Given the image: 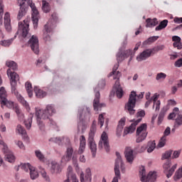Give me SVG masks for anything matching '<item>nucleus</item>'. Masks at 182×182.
<instances>
[{
  "label": "nucleus",
  "mask_w": 182,
  "mask_h": 182,
  "mask_svg": "<svg viewBox=\"0 0 182 182\" xmlns=\"http://www.w3.org/2000/svg\"><path fill=\"white\" fill-rule=\"evenodd\" d=\"M167 77V75L164 73L156 74V80H164Z\"/></svg>",
  "instance_id": "obj_45"
},
{
  "label": "nucleus",
  "mask_w": 182,
  "mask_h": 182,
  "mask_svg": "<svg viewBox=\"0 0 182 182\" xmlns=\"http://www.w3.org/2000/svg\"><path fill=\"white\" fill-rule=\"evenodd\" d=\"M158 99H159V95H154L152 97V100L154 102L153 109H154V107H156V112L160 110L161 102H160V100H158Z\"/></svg>",
  "instance_id": "obj_29"
},
{
  "label": "nucleus",
  "mask_w": 182,
  "mask_h": 182,
  "mask_svg": "<svg viewBox=\"0 0 182 182\" xmlns=\"http://www.w3.org/2000/svg\"><path fill=\"white\" fill-rule=\"evenodd\" d=\"M73 147H72V146H68L65 155L62 157L61 161L63 163H68V161H70V160H72L73 157V164H77V156H76L75 154H73Z\"/></svg>",
  "instance_id": "obj_10"
},
{
  "label": "nucleus",
  "mask_w": 182,
  "mask_h": 182,
  "mask_svg": "<svg viewBox=\"0 0 182 182\" xmlns=\"http://www.w3.org/2000/svg\"><path fill=\"white\" fill-rule=\"evenodd\" d=\"M158 39H159V36H152L148 38V41L150 42V43H153L156 42V41H157Z\"/></svg>",
  "instance_id": "obj_58"
},
{
  "label": "nucleus",
  "mask_w": 182,
  "mask_h": 182,
  "mask_svg": "<svg viewBox=\"0 0 182 182\" xmlns=\"http://www.w3.org/2000/svg\"><path fill=\"white\" fill-rule=\"evenodd\" d=\"M26 89L28 95V97H32V96H33V92L32 90V84L29 82H26Z\"/></svg>",
  "instance_id": "obj_35"
},
{
  "label": "nucleus",
  "mask_w": 182,
  "mask_h": 182,
  "mask_svg": "<svg viewBox=\"0 0 182 182\" xmlns=\"http://www.w3.org/2000/svg\"><path fill=\"white\" fill-rule=\"evenodd\" d=\"M13 109H14V111L16 112V113L18 116H19V114H21V109H19V107L18 105H14Z\"/></svg>",
  "instance_id": "obj_60"
},
{
  "label": "nucleus",
  "mask_w": 182,
  "mask_h": 182,
  "mask_svg": "<svg viewBox=\"0 0 182 182\" xmlns=\"http://www.w3.org/2000/svg\"><path fill=\"white\" fill-rule=\"evenodd\" d=\"M36 156L40 161H43L45 160V156L43 155L42 152L41 151H36Z\"/></svg>",
  "instance_id": "obj_50"
},
{
  "label": "nucleus",
  "mask_w": 182,
  "mask_h": 182,
  "mask_svg": "<svg viewBox=\"0 0 182 182\" xmlns=\"http://www.w3.org/2000/svg\"><path fill=\"white\" fill-rule=\"evenodd\" d=\"M180 126H182V114H178L175 119L174 127L178 128Z\"/></svg>",
  "instance_id": "obj_38"
},
{
  "label": "nucleus",
  "mask_w": 182,
  "mask_h": 182,
  "mask_svg": "<svg viewBox=\"0 0 182 182\" xmlns=\"http://www.w3.org/2000/svg\"><path fill=\"white\" fill-rule=\"evenodd\" d=\"M15 38H16V36H15L14 38H10L8 40H1L0 41L1 46H4V48H9V46L12 45V42H14V39H15Z\"/></svg>",
  "instance_id": "obj_30"
},
{
  "label": "nucleus",
  "mask_w": 182,
  "mask_h": 182,
  "mask_svg": "<svg viewBox=\"0 0 182 182\" xmlns=\"http://www.w3.org/2000/svg\"><path fill=\"white\" fill-rule=\"evenodd\" d=\"M170 133H171V129L169 127H168L166 129H165V131H164V137H167V136H168L169 134H170Z\"/></svg>",
  "instance_id": "obj_56"
},
{
  "label": "nucleus",
  "mask_w": 182,
  "mask_h": 182,
  "mask_svg": "<svg viewBox=\"0 0 182 182\" xmlns=\"http://www.w3.org/2000/svg\"><path fill=\"white\" fill-rule=\"evenodd\" d=\"M6 90H5V87H1L0 88V103L1 105V107L3 106H6L9 109H14L15 105H14V102L8 101L6 99Z\"/></svg>",
  "instance_id": "obj_11"
},
{
  "label": "nucleus",
  "mask_w": 182,
  "mask_h": 182,
  "mask_svg": "<svg viewBox=\"0 0 182 182\" xmlns=\"http://www.w3.org/2000/svg\"><path fill=\"white\" fill-rule=\"evenodd\" d=\"M115 79H117V80L115 82L114 89L115 90L117 97H118V99H122V97H123L124 92L123 91V88L122 87V85H120V82L119 81V79H120V77Z\"/></svg>",
  "instance_id": "obj_22"
},
{
  "label": "nucleus",
  "mask_w": 182,
  "mask_h": 182,
  "mask_svg": "<svg viewBox=\"0 0 182 182\" xmlns=\"http://www.w3.org/2000/svg\"><path fill=\"white\" fill-rule=\"evenodd\" d=\"M144 96V92H141L138 95L134 91L131 92L128 102L125 105V110H127V113L130 115L136 113V110L134 109V107H136V97H138V99H143Z\"/></svg>",
  "instance_id": "obj_4"
},
{
  "label": "nucleus",
  "mask_w": 182,
  "mask_h": 182,
  "mask_svg": "<svg viewBox=\"0 0 182 182\" xmlns=\"http://www.w3.org/2000/svg\"><path fill=\"white\" fill-rule=\"evenodd\" d=\"M139 176H141V181L142 182H154L157 178V174L156 171H151L149 173L147 176H146V169L144 167L139 171Z\"/></svg>",
  "instance_id": "obj_14"
},
{
  "label": "nucleus",
  "mask_w": 182,
  "mask_h": 182,
  "mask_svg": "<svg viewBox=\"0 0 182 182\" xmlns=\"http://www.w3.org/2000/svg\"><path fill=\"white\" fill-rule=\"evenodd\" d=\"M49 141H53L54 143H59V141H60V138H51L49 139Z\"/></svg>",
  "instance_id": "obj_64"
},
{
  "label": "nucleus",
  "mask_w": 182,
  "mask_h": 182,
  "mask_svg": "<svg viewBox=\"0 0 182 182\" xmlns=\"http://www.w3.org/2000/svg\"><path fill=\"white\" fill-rule=\"evenodd\" d=\"M86 149V138L82 135L80 138V147L78 149V154H82Z\"/></svg>",
  "instance_id": "obj_27"
},
{
  "label": "nucleus",
  "mask_w": 182,
  "mask_h": 182,
  "mask_svg": "<svg viewBox=\"0 0 182 182\" xmlns=\"http://www.w3.org/2000/svg\"><path fill=\"white\" fill-rule=\"evenodd\" d=\"M95 133H96L95 120L92 122L88 137V144L90 146L91 152L92 153L93 157L96 156V151H97V145H96V142H95Z\"/></svg>",
  "instance_id": "obj_7"
},
{
  "label": "nucleus",
  "mask_w": 182,
  "mask_h": 182,
  "mask_svg": "<svg viewBox=\"0 0 182 182\" xmlns=\"http://www.w3.org/2000/svg\"><path fill=\"white\" fill-rule=\"evenodd\" d=\"M4 28L6 32H11V31H12V26H11V16L8 12L4 14Z\"/></svg>",
  "instance_id": "obj_25"
},
{
  "label": "nucleus",
  "mask_w": 182,
  "mask_h": 182,
  "mask_svg": "<svg viewBox=\"0 0 182 182\" xmlns=\"http://www.w3.org/2000/svg\"><path fill=\"white\" fill-rule=\"evenodd\" d=\"M80 180V182H92V176H90L89 178L87 175L85 176V173L81 172Z\"/></svg>",
  "instance_id": "obj_37"
},
{
  "label": "nucleus",
  "mask_w": 182,
  "mask_h": 182,
  "mask_svg": "<svg viewBox=\"0 0 182 182\" xmlns=\"http://www.w3.org/2000/svg\"><path fill=\"white\" fill-rule=\"evenodd\" d=\"M95 98L94 99V101H93V107L96 112H98V110H100V109H102V107L105 106V104H100V92H99V90H97V88L95 89Z\"/></svg>",
  "instance_id": "obj_18"
},
{
  "label": "nucleus",
  "mask_w": 182,
  "mask_h": 182,
  "mask_svg": "<svg viewBox=\"0 0 182 182\" xmlns=\"http://www.w3.org/2000/svg\"><path fill=\"white\" fill-rule=\"evenodd\" d=\"M0 147L5 155L6 161H9V163H14L15 161V156L14 155L12 151L9 150V148H8V145H6V144L4 143V141L2 140H0ZM3 163L4 160L0 156V164H2Z\"/></svg>",
  "instance_id": "obj_9"
},
{
  "label": "nucleus",
  "mask_w": 182,
  "mask_h": 182,
  "mask_svg": "<svg viewBox=\"0 0 182 182\" xmlns=\"http://www.w3.org/2000/svg\"><path fill=\"white\" fill-rule=\"evenodd\" d=\"M56 113L55 107L52 105H48L46 106V109H36V115L37 116V123L39 127L40 130L43 132L45 130V125L43 122L41 121V119H49L53 114Z\"/></svg>",
  "instance_id": "obj_3"
},
{
  "label": "nucleus",
  "mask_w": 182,
  "mask_h": 182,
  "mask_svg": "<svg viewBox=\"0 0 182 182\" xmlns=\"http://www.w3.org/2000/svg\"><path fill=\"white\" fill-rule=\"evenodd\" d=\"M173 178L175 181L180 180V178H182V169L181 168H179L175 173V175L173 176Z\"/></svg>",
  "instance_id": "obj_42"
},
{
  "label": "nucleus",
  "mask_w": 182,
  "mask_h": 182,
  "mask_svg": "<svg viewBox=\"0 0 182 182\" xmlns=\"http://www.w3.org/2000/svg\"><path fill=\"white\" fill-rule=\"evenodd\" d=\"M50 171L52 174H58L62 171V168L58 162L53 161L50 163Z\"/></svg>",
  "instance_id": "obj_24"
},
{
  "label": "nucleus",
  "mask_w": 182,
  "mask_h": 182,
  "mask_svg": "<svg viewBox=\"0 0 182 182\" xmlns=\"http://www.w3.org/2000/svg\"><path fill=\"white\" fill-rule=\"evenodd\" d=\"M124 156L128 163H133V160H134V155L133 154V149L132 147L125 148Z\"/></svg>",
  "instance_id": "obj_23"
},
{
  "label": "nucleus",
  "mask_w": 182,
  "mask_h": 182,
  "mask_svg": "<svg viewBox=\"0 0 182 182\" xmlns=\"http://www.w3.org/2000/svg\"><path fill=\"white\" fill-rule=\"evenodd\" d=\"M146 28H152V26H156L159 23V21H157V18H147L146 21Z\"/></svg>",
  "instance_id": "obj_31"
},
{
  "label": "nucleus",
  "mask_w": 182,
  "mask_h": 182,
  "mask_svg": "<svg viewBox=\"0 0 182 182\" xmlns=\"http://www.w3.org/2000/svg\"><path fill=\"white\" fill-rule=\"evenodd\" d=\"M52 19L53 20V23L49 21L45 26L44 28L43 29V39L46 43L48 42H50V32L53 30V25L58 21V14L56 13H53L52 15Z\"/></svg>",
  "instance_id": "obj_5"
},
{
  "label": "nucleus",
  "mask_w": 182,
  "mask_h": 182,
  "mask_svg": "<svg viewBox=\"0 0 182 182\" xmlns=\"http://www.w3.org/2000/svg\"><path fill=\"white\" fill-rule=\"evenodd\" d=\"M16 144L19 147V149H21V150H25V145H23L22 141H16Z\"/></svg>",
  "instance_id": "obj_55"
},
{
  "label": "nucleus",
  "mask_w": 182,
  "mask_h": 182,
  "mask_svg": "<svg viewBox=\"0 0 182 182\" xmlns=\"http://www.w3.org/2000/svg\"><path fill=\"white\" fill-rule=\"evenodd\" d=\"M42 9L43 12H46V14H48L49 11H50V6H49V3L46 1V0L42 1Z\"/></svg>",
  "instance_id": "obj_36"
},
{
  "label": "nucleus",
  "mask_w": 182,
  "mask_h": 182,
  "mask_svg": "<svg viewBox=\"0 0 182 182\" xmlns=\"http://www.w3.org/2000/svg\"><path fill=\"white\" fill-rule=\"evenodd\" d=\"M168 23V20H164L160 22L159 25L155 28V31H161L166 28L167 24Z\"/></svg>",
  "instance_id": "obj_34"
},
{
  "label": "nucleus",
  "mask_w": 182,
  "mask_h": 182,
  "mask_svg": "<svg viewBox=\"0 0 182 182\" xmlns=\"http://www.w3.org/2000/svg\"><path fill=\"white\" fill-rule=\"evenodd\" d=\"M98 124L100 125V127H103L105 124V114H100L98 117Z\"/></svg>",
  "instance_id": "obj_46"
},
{
  "label": "nucleus",
  "mask_w": 182,
  "mask_h": 182,
  "mask_svg": "<svg viewBox=\"0 0 182 182\" xmlns=\"http://www.w3.org/2000/svg\"><path fill=\"white\" fill-rule=\"evenodd\" d=\"M78 131L80 132H85L86 130V124L83 120H80L77 125Z\"/></svg>",
  "instance_id": "obj_43"
},
{
  "label": "nucleus",
  "mask_w": 182,
  "mask_h": 182,
  "mask_svg": "<svg viewBox=\"0 0 182 182\" xmlns=\"http://www.w3.org/2000/svg\"><path fill=\"white\" fill-rule=\"evenodd\" d=\"M124 55L125 56V58H127L129 56H130L129 62L132 60V59H133V52L130 49L125 50L124 52Z\"/></svg>",
  "instance_id": "obj_47"
},
{
  "label": "nucleus",
  "mask_w": 182,
  "mask_h": 182,
  "mask_svg": "<svg viewBox=\"0 0 182 182\" xmlns=\"http://www.w3.org/2000/svg\"><path fill=\"white\" fill-rule=\"evenodd\" d=\"M18 4L20 6V10L17 16V19L21 21L23 16L26 14V8L30 6L32 11L31 19L33 21L34 29L38 28V23L39 22V11L38 9L35 6V4L32 3V0H18Z\"/></svg>",
  "instance_id": "obj_2"
},
{
  "label": "nucleus",
  "mask_w": 182,
  "mask_h": 182,
  "mask_svg": "<svg viewBox=\"0 0 182 182\" xmlns=\"http://www.w3.org/2000/svg\"><path fill=\"white\" fill-rule=\"evenodd\" d=\"M28 45L36 55L39 53V40L36 36H31L28 41Z\"/></svg>",
  "instance_id": "obj_17"
},
{
  "label": "nucleus",
  "mask_w": 182,
  "mask_h": 182,
  "mask_svg": "<svg viewBox=\"0 0 182 182\" xmlns=\"http://www.w3.org/2000/svg\"><path fill=\"white\" fill-rule=\"evenodd\" d=\"M117 159L115 160L114 164V174L115 176L113 178L112 182H119V180L122 178V174L120 173V168L122 173H124V164H123V161L122 160V156H120V153L116 152Z\"/></svg>",
  "instance_id": "obj_6"
},
{
  "label": "nucleus",
  "mask_w": 182,
  "mask_h": 182,
  "mask_svg": "<svg viewBox=\"0 0 182 182\" xmlns=\"http://www.w3.org/2000/svg\"><path fill=\"white\" fill-rule=\"evenodd\" d=\"M2 15H4V5L2 1H0V18H2Z\"/></svg>",
  "instance_id": "obj_63"
},
{
  "label": "nucleus",
  "mask_w": 182,
  "mask_h": 182,
  "mask_svg": "<svg viewBox=\"0 0 182 182\" xmlns=\"http://www.w3.org/2000/svg\"><path fill=\"white\" fill-rule=\"evenodd\" d=\"M140 122H141V118H139L134 121L129 127H125L124 129L123 136H127V134L134 133V130H136L137 124H139Z\"/></svg>",
  "instance_id": "obj_19"
},
{
  "label": "nucleus",
  "mask_w": 182,
  "mask_h": 182,
  "mask_svg": "<svg viewBox=\"0 0 182 182\" xmlns=\"http://www.w3.org/2000/svg\"><path fill=\"white\" fill-rule=\"evenodd\" d=\"M173 22H175V23H182V17H175Z\"/></svg>",
  "instance_id": "obj_62"
},
{
  "label": "nucleus",
  "mask_w": 182,
  "mask_h": 182,
  "mask_svg": "<svg viewBox=\"0 0 182 182\" xmlns=\"http://www.w3.org/2000/svg\"><path fill=\"white\" fill-rule=\"evenodd\" d=\"M73 171V168H72V166H68V177H70L72 176L73 178H76V175L72 173Z\"/></svg>",
  "instance_id": "obj_53"
},
{
  "label": "nucleus",
  "mask_w": 182,
  "mask_h": 182,
  "mask_svg": "<svg viewBox=\"0 0 182 182\" xmlns=\"http://www.w3.org/2000/svg\"><path fill=\"white\" fill-rule=\"evenodd\" d=\"M32 117L33 116L31 115L27 120L24 121V124L26 129H28V130L29 129H31V127H32Z\"/></svg>",
  "instance_id": "obj_44"
},
{
  "label": "nucleus",
  "mask_w": 182,
  "mask_h": 182,
  "mask_svg": "<svg viewBox=\"0 0 182 182\" xmlns=\"http://www.w3.org/2000/svg\"><path fill=\"white\" fill-rule=\"evenodd\" d=\"M136 143H141L147 137V124H142L136 129Z\"/></svg>",
  "instance_id": "obj_12"
},
{
  "label": "nucleus",
  "mask_w": 182,
  "mask_h": 182,
  "mask_svg": "<svg viewBox=\"0 0 182 182\" xmlns=\"http://www.w3.org/2000/svg\"><path fill=\"white\" fill-rule=\"evenodd\" d=\"M126 124V117H122L118 122V126L117 128V136L120 137L122 136V132H123V127Z\"/></svg>",
  "instance_id": "obj_26"
},
{
  "label": "nucleus",
  "mask_w": 182,
  "mask_h": 182,
  "mask_svg": "<svg viewBox=\"0 0 182 182\" xmlns=\"http://www.w3.org/2000/svg\"><path fill=\"white\" fill-rule=\"evenodd\" d=\"M164 45H161V46H158L154 47V48H152V52H153V55H154V53H157V52H159V50H164Z\"/></svg>",
  "instance_id": "obj_49"
},
{
  "label": "nucleus",
  "mask_w": 182,
  "mask_h": 182,
  "mask_svg": "<svg viewBox=\"0 0 182 182\" xmlns=\"http://www.w3.org/2000/svg\"><path fill=\"white\" fill-rule=\"evenodd\" d=\"M28 33H29V21L28 20H23V22H18V28L16 35L26 38Z\"/></svg>",
  "instance_id": "obj_13"
},
{
  "label": "nucleus",
  "mask_w": 182,
  "mask_h": 182,
  "mask_svg": "<svg viewBox=\"0 0 182 182\" xmlns=\"http://www.w3.org/2000/svg\"><path fill=\"white\" fill-rule=\"evenodd\" d=\"M40 170H41V174L43 178H44L45 181L50 182V178L49 177L48 173H46V171H45V169H43V168L40 166Z\"/></svg>",
  "instance_id": "obj_39"
},
{
  "label": "nucleus",
  "mask_w": 182,
  "mask_h": 182,
  "mask_svg": "<svg viewBox=\"0 0 182 182\" xmlns=\"http://www.w3.org/2000/svg\"><path fill=\"white\" fill-rule=\"evenodd\" d=\"M116 58L117 60V64H115L114 65L112 71L109 73V76H114V80L119 79V77L122 76V73L119 71H117V69H119V63L123 62V60L126 59V57L124 56V53L122 51V49L119 50V52L117 53Z\"/></svg>",
  "instance_id": "obj_8"
},
{
  "label": "nucleus",
  "mask_w": 182,
  "mask_h": 182,
  "mask_svg": "<svg viewBox=\"0 0 182 182\" xmlns=\"http://www.w3.org/2000/svg\"><path fill=\"white\" fill-rule=\"evenodd\" d=\"M147 149L148 153H151L154 151V149H156V141H150L148 142L147 146L146 145H143L141 149L139 150V153H143L144 151H146V149Z\"/></svg>",
  "instance_id": "obj_20"
},
{
  "label": "nucleus",
  "mask_w": 182,
  "mask_h": 182,
  "mask_svg": "<svg viewBox=\"0 0 182 182\" xmlns=\"http://www.w3.org/2000/svg\"><path fill=\"white\" fill-rule=\"evenodd\" d=\"M172 41L173 42H181V38L178 37V36H173Z\"/></svg>",
  "instance_id": "obj_61"
},
{
  "label": "nucleus",
  "mask_w": 182,
  "mask_h": 182,
  "mask_svg": "<svg viewBox=\"0 0 182 182\" xmlns=\"http://www.w3.org/2000/svg\"><path fill=\"white\" fill-rule=\"evenodd\" d=\"M171 154H173V150L165 151V153L162 154L161 160H168V159L171 157Z\"/></svg>",
  "instance_id": "obj_41"
},
{
  "label": "nucleus",
  "mask_w": 182,
  "mask_h": 182,
  "mask_svg": "<svg viewBox=\"0 0 182 182\" xmlns=\"http://www.w3.org/2000/svg\"><path fill=\"white\" fill-rule=\"evenodd\" d=\"M173 48H177V49L181 50L182 49V43L181 41L173 42Z\"/></svg>",
  "instance_id": "obj_54"
},
{
  "label": "nucleus",
  "mask_w": 182,
  "mask_h": 182,
  "mask_svg": "<svg viewBox=\"0 0 182 182\" xmlns=\"http://www.w3.org/2000/svg\"><path fill=\"white\" fill-rule=\"evenodd\" d=\"M164 119V112H161L158 117V124H161V122H163V119Z\"/></svg>",
  "instance_id": "obj_57"
},
{
  "label": "nucleus",
  "mask_w": 182,
  "mask_h": 182,
  "mask_svg": "<svg viewBox=\"0 0 182 182\" xmlns=\"http://www.w3.org/2000/svg\"><path fill=\"white\" fill-rule=\"evenodd\" d=\"M152 54H153V50L151 49L144 50L142 53H140V55H139L136 57V60H138V62H141V60H146V59H148V58H150V56H151Z\"/></svg>",
  "instance_id": "obj_21"
},
{
  "label": "nucleus",
  "mask_w": 182,
  "mask_h": 182,
  "mask_svg": "<svg viewBox=\"0 0 182 182\" xmlns=\"http://www.w3.org/2000/svg\"><path fill=\"white\" fill-rule=\"evenodd\" d=\"M16 132L18 133V134H21L23 137H28V134H26V130L23 129V127H22V125H17Z\"/></svg>",
  "instance_id": "obj_33"
},
{
  "label": "nucleus",
  "mask_w": 182,
  "mask_h": 182,
  "mask_svg": "<svg viewBox=\"0 0 182 182\" xmlns=\"http://www.w3.org/2000/svg\"><path fill=\"white\" fill-rule=\"evenodd\" d=\"M34 92L38 99H43L46 96V92L42 90L39 87H34Z\"/></svg>",
  "instance_id": "obj_28"
},
{
  "label": "nucleus",
  "mask_w": 182,
  "mask_h": 182,
  "mask_svg": "<svg viewBox=\"0 0 182 182\" xmlns=\"http://www.w3.org/2000/svg\"><path fill=\"white\" fill-rule=\"evenodd\" d=\"M164 173H166V177L167 178H170L171 176L174 173V171H176V168H177V164H174L171 167V160L168 159L164 165ZM170 167H171L170 168Z\"/></svg>",
  "instance_id": "obj_16"
},
{
  "label": "nucleus",
  "mask_w": 182,
  "mask_h": 182,
  "mask_svg": "<svg viewBox=\"0 0 182 182\" xmlns=\"http://www.w3.org/2000/svg\"><path fill=\"white\" fill-rule=\"evenodd\" d=\"M181 154V149H179L178 151H174L173 153V155L171 156V159H178V157H180Z\"/></svg>",
  "instance_id": "obj_51"
},
{
  "label": "nucleus",
  "mask_w": 182,
  "mask_h": 182,
  "mask_svg": "<svg viewBox=\"0 0 182 182\" xmlns=\"http://www.w3.org/2000/svg\"><path fill=\"white\" fill-rule=\"evenodd\" d=\"M166 141H167V138L166 136H162L159 140L158 147H164V146H166Z\"/></svg>",
  "instance_id": "obj_48"
},
{
  "label": "nucleus",
  "mask_w": 182,
  "mask_h": 182,
  "mask_svg": "<svg viewBox=\"0 0 182 182\" xmlns=\"http://www.w3.org/2000/svg\"><path fill=\"white\" fill-rule=\"evenodd\" d=\"M146 116V112L141 110L136 113V117H144Z\"/></svg>",
  "instance_id": "obj_59"
},
{
  "label": "nucleus",
  "mask_w": 182,
  "mask_h": 182,
  "mask_svg": "<svg viewBox=\"0 0 182 182\" xmlns=\"http://www.w3.org/2000/svg\"><path fill=\"white\" fill-rule=\"evenodd\" d=\"M33 168V166H32L30 164H22L18 166V168H21L22 170H24V171H30L31 168Z\"/></svg>",
  "instance_id": "obj_40"
},
{
  "label": "nucleus",
  "mask_w": 182,
  "mask_h": 182,
  "mask_svg": "<svg viewBox=\"0 0 182 182\" xmlns=\"http://www.w3.org/2000/svg\"><path fill=\"white\" fill-rule=\"evenodd\" d=\"M99 149H105L106 151H110V145L109 144V136L106 132H103L101 135V139L98 144Z\"/></svg>",
  "instance_id": "obj_15"
},
{
  "label": "nucleus",
  "mask_w": 182,
  "mask_h": 182,
  "mask_svg": "<svg viewBox=\"0 0 182 182\" xmlns=\"http://www.w3.org/2000/svg\"><path fill=\"white\" fill-rule=\"evenodd\" d=\"M174 66H175V68H181V67H182V58L178 59V60L174 63Z\"/></svg>",
  "instance_id": "obj_52"
},
{
  "label": "nucleus",
  "mask_w": 182,
  "mask_h": 182,
  "mask_svg": "<svg viewBox=\"0 0 182 182\" xmlns=\"http://www.w3.org/2000/svg\"><path fill=\"white\" fill-rule=\"evenodd\" d=\"M30 177L31 180H36V178L39 177V173H38V171H36V169L33 166L30 170Z\"/></svg>",
  "instance_id": "obj_32"
},
{
  "label": "nucleus",
  "mask_w": 182,
  "mask_h": 182,
  "mask_svg": "<svg viewBox=\"0 0 182 182\" xmlns=\"http://www.w3.org/2000/svg\"><path fill=\"white\" fill-rule=\"evenodd\" d=\"M6 65V66H8V68H9L7 70V76L10 77L12 93L16 95V98L18 102L26 107L28 112H29V110H31V107H29V104H28V102H26L23 97L19 95L18 93V91L16 90V80L19 79V75H18V74H16L15 71L12 70H16V69H18V65H16V63H15L14 61H7Z\"/></svg>",
  "instance_id": "obj_1"
}]
</instances>
